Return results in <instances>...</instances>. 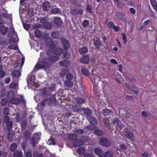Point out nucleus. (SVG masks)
<instances>
[{
    "mask_svg": "<svg viewBox=\"0 0 157 157\" xmlns=\"http://www.w3.org/2000/svg\"><path fill=\"white\" fill-rule=\"evenodd\" d=\"M99 143L101 145L105 147H108L111 145L110 141L105 138H101L99 140Z\"/></svg>",
    "mask_w": 157,
    "mask_h": 157,
    "instance_id": "obj_9",
    "label": "nucleus"
},
{
    "mask_svg": "<svg viewBox=\"0 0 157 157\" xmlns=\"http://www.w3.org/2000/svg\"><path fill=\"white\" fill-rule=\"evenodd\" d=\"M16 41V40L14 37H11L9 40V42L8 43V42L6 40H5V41H1V44L6 46L8 45L9 43H15Z\"/></svg>",
    "mask_w": 157,
    "mask_h": 157,
    "instance_id": "obj_15",
    "label": "nucleus"
},
{
    "mask_svg": "<svg viewBox=\"0 0 157 157\" xmlns=\"http://www.w3.org/2000/svg\"><path fill=\"white\" fill-rule=\"evenodd\" d=\"M60 33L58 31H55L51 33V36L53 38H56L59 37Z\"/></svg>",
    "mask_w": 157,
    "mask_h": 157,
    "instance_id": "obj_32",
    "label": "nucleus"
},
{
    "mask_svg": "<svg viewBox=\"0 0 157 157\" xmlns=\"http://www.w3.org/2000/svg\"><path fill=\"white\" fill-rule=\"evenodd\" d=\"M22 153L21 151L16 150L14 152L13 157H22Z\"/></svg>",
    "mask_w": 157,
    "mask_h": 157,
    "instance_id": "obj_33",
    "label": "nucleus"
},
{
    "mask_svg": "<svg viewBox=\"0 0 157 157\" xmlns=\"http://www.w3.org/2000/svg\"><path fill=\"white\" fill-rule=\"evenodd\" d=\"M62 51L63 50L61 48H57L53 51V54L59 56L61 54Z\"/></svg>",
    "mask_w": 157,
    "mask_h": 157,
    "instance_id": "obj_30",
    "label": "nucleus"
},
{
    "mask_svg": "<svg viewBox=\"0 0 157 157\" xmlns=\"http://www.w3.org/2000/svg\"><path fill=\"white\" fill-rule=\"evenodd\" d=\"M40 136L37 133H35L33 136V139L31 141L30 143L33 147H34L37 144V142L39 140Z\"/></svg>",
    "mask_w": 157,
    "mask_h": 157,
    "instance_id": "obj_6",
    "label": "nucleus"
},
{
    "mask_svg": "<svg viewBox=\"0 0 157 157\" xmlns=\"http://www.w3.org/2000/svg\"><path fill=\"white\" fill-rule=\"evenodd\" d=\"M14 30L13 28H11L10 29L9 31L8 32L7 35L9 37L12 36L14 34Z\"/></svg>",
    "mask_w": 157,
    "mask_h": 157,
    "instance_id": "obj_40",
    "label": "nucleus"
},
{
    "mask_svg": "<svg viewBox=\"0 0 157 157\" xmlns=\"http://www.w3.org/2000/svg\"><path fill=\"white\" fill-rule=\"evenodd\" d=\"M9 110L8 107H6L3 109V114L4 117V118L5 117H8L7 115L9 114Z\"/></svg>",
    "mask_w": 157,
    "mask_h": 157,
    "instance_id": "obj_34",
    "label": "nucleus"
},
{
    "mask_svg": "<svg viewBox=\"0 0 157 157\" xmlns=\"http://www.w3.org/2000/svg\"><path fill=\"white\" fill-rule=\"evenodd\" d=\"M15 95L14 92L13 90L10 91L8 93V96L9 101H10V99L13 98H14Z\"/></svg>",
    "mask_w": 157,
    "mask_h": 157,
    "instance_id": "obj_37",
    "label": "nucleus"
},
{
    "mask_svg": "<svg viewBox=\"0 0 157 157\" xmlns=\"http://www.w3.org/2000/svg\"><path fill=\"white\" fill-rule=\"evenodd\" d=\"M101 113L104 117L108 115H112L113 114L112 111L109 109H103L101 112Z\"/></svg>",
    "mask_w": 157,
    "mask_h": 157,
    "instance_id": "obj_18",
    "label": "nucleus"
},
{
    "mask_svg": "<svg viewBox=\"0 0 157 157\" xmlns=\"http://www.w3.org/2000/svg\"><path fill=\"white\" fill-rule=\"evenodd\" d=\"M117 17L118 18L123 21L126 22L127 17L121 12H118L117 13Z\"/></svg>",
    "mask_w": 157,
    "mask_h": 157,
    "instance_id": "obj_21",
    "label": "nucleus"
},
{
    "mask_svg": "<svg viewBox=\"0 0 157 157\" xmlns=\"http://www.w3.org/2000/svg\"><path fill=\"white\" fill-rule=\"evenodd\" d=\"M86 118L90 123L91 124L94 125H96L97 124L98 122L97 119L96 118L93 117L92 116H87Z\"/></svg>",
    "mask_w": 157,
    "mask_h": 157,
    "instance_id": "obj_11",
    "label": "nucleus"
},
{
    "mask_svg": "<svg viewBox=\"0 0 157 157\" xmlns=\"http://www.w3.org/2000/svg\"><path fill=\"white\" fill-rule=\"evenodd\" d=\"M27 78V82L28 84H32L33 82L34 81L35 78L33 72H31L29 74Z\"/></svg>",
    "mask_w": 157,
    "mask_h": 157,
    "instance_id": "obj_13",
    "label": "nucleus"
},
{
    "mask_svg": "<svg viewBox=\"0 0 157 157\" xmlns=\"http://www.w3.org/2000/svg\"><path fill=\"white\" fill-rule=\"evenodd\" d=\"M64 83L65 86L68 87H71L73 85V82L71 80H66Z\"/></svg>",
    "mask_w": 157,
    "mask_h": 157,
    "instance_id": "obj_31",
    "label": "nucleus"
},
{
    "mask_svg": "<svg viewBox=\"0 0 157 157\" xmlns=\"http://www.w3.org/2000/svg\"><path fill=\"white\" fill-rule=\"evenodd\" d=\"M17 147V144H12L10 147V150L11 151H14Z\"/></svg>",
    "mask_w": 157,
    "mask_h": 157,
    "instance_id": "obj_53",
    "label": "nucleus"
},
{
    "mask_svg": "<svg viewBox=\"0 0 157 157\" xmlns=\"http://www.w3.org/2000/svg\"><path fill=\"white\" fill-rule=\"evenodd\" d=\"M93 77L94 78V81L95 83L98 82L100 80L99 77L98 76H95L94 75L93 76Z\"/></svg>",
    "mask_w": 157,
    "mask_h": 157,
    "instance_id": "obj_58",
    "label": "nucleus"
},
{
    "mask_svg": "<svg viewBox=\"0 0 157 157\" xmlns=\"http://www.w3.org/2000/svg\"><path fill=\"white\" fill-rule=\"evenodd\" d=\"M33 157H44L43 155L41 154H38L37 153H35L33 155Z\"/></svg>",
    "mask_w": 157,
    "mask_h": 157,
    "instance_id": "obj_63",
    "label": "nucleus"
},
{
    "mask_svg": "<svg viewBox=\"0 0 157 157\" xmlns=\"http://www.w3.org/2000/svg\"><path fill=\"white\" fill-rule=\"evenodd\" d=\"M17 85V83L14 82H11L10 85V87L11 88H14Z\"/></svg>",
    "mask_w": 157,
    "mask_h": 157,
    "instance_id": "obj_61",
    "label": "nucleus"
},
{
    "mask_svg": "<svg viewBox=\"0 0 157 157\" xmlns=\"http://www.w3.org/2000/svg\"><path fill=\"white\" fill-rule=\"evenodd\" d=\"M25 154L26 157H32V154L30 152L26 151Z\"/></svg>",
    "mask_w": 157,
    "mask_h": 157,
    "instance_id": "obj_64",
    "label": "nucleus"
},
{
    "mask_svg": "<svg viewBox=\"0 0 157 157\" xmlns=\"http://www.w3.org/2000/svg\"><path fill=\"white\" fill-rule=\"evenodd\" d=\"M71 56V54L70 53L67 52H65L63 54V56L64 57L68 59V58H69Z\"/></svg>",
    "mask_w": 157,
    "mask_h": 157,
    "instance_id": "obj_62",
    "label": "nucleus"
},
{
    "mask_svg": "<svg viewBox=\"0 0 157 157\" xmlns=\"http://www.w3.org/2000/svg\"><path fill=\"white\" fill-rule=\"evenodd\" d=\"M68 138L71 140H74L77 138L76 134H70L68 136Z\"/></svg>",
    "mask_w": 157,
    "mask_h": 157,
    "instance_id": "obj_38",
    "label": "nucleus"
},
{
    "mask_svg": "<svg viewBox=\"0 0 157 157\" xmlns=\"http://www.w3.org/2000/svg\"><path fill=\"white\" fill-rule=\"evenodd\" d=\"M88 51L87 48L86 47L80 48L79 49V51L81 54H82L86 53L88 52Z\"/></svg>",
    "mask_w": 157,
    "mask_h": 157,
    "instance_id": "obj_36",
    "label": "nucleus"
},
{
    "mask_svg": "<svg viewBox=\"0 0 157 157\" xmlns=\"http://www.w3.org/2000/svg\"><path fill=\"white\" fill-rule=\"evenodd\" d=\"M53 48H49L47 51V54L49 56H53Z\"/></svg>",
    "mask_w": 157,
    "mask_h": 157,
    "instance_id": "obj_49",
    "label": "nucleus"
},
{
    "mask_svg": "<svg viewBox=\"0 0 157 157\" xmlns=\"http://www.w3.org/2000/svg\"><path fill=\"white\" fill-rule=\"evenodd\" d=\"M123 134L128 139L131 140L133 137V134L131 132L126 130H123Z\"/></svg>",
    "mask_w": 157,
    "mask_h": 157,
    "instance_id": "obj_12",
    "label": "nucleus"
},
{
    "mask_svg": "<svg viewBox=\"0 0 157 157\" xmlns=\"http://www.w3.org/2000/svg\"><path fill=\"white\" fill-rule=\"evenodd\" d=\"M14 136L15 132L11 131H8L7 137L10 141H11L14 140Z\"/></svg>",
    "mask_w": 157,
    "mask_h": 157,
    "instance_id": "obj_14",
    "label": "nucleus"
},
{
    "mask_svg": "<svg viewBox=\"0 0 157 157\" xmlns=\"http://www.w3.org/2000/svg\"><path fill=\"white\" fill-rule=\"evenodd\" d=\"M123 40L124 41V43L125 44L127 41V39L126 36V34L124 33H122L121 34Z\"/></svg>",
    "mask_w": 157,
    "mask_h": 157,
    "instance_id": "obj_59",
    "label": "nucleus"
},
{
    "mask_svg": "<svg viewBox=\"0 0 157 157\" xmlns=\"http://www.w3.org/2000/svg\"><path fill=\"white\" fill-rule=\"evenodd\" d=\"M59 64L61 66L67 67L70 65L71 62L69 60H64L60 61Z\"/></svg>",
    "mask_w": 157,
    "mask_h": 157,
    "instance_id": "obj_19",
    "label": "nucleus"
},
{
    "mask_svg": "<svg viewBox=\"0 0 157 157\" xmlns=\"http://www.w3.org/2000/svg\"><path fill=\"white\" fill-rule=\"evenodd\" d=\"M116 79L118 82H120L121 81L122 76L119 73H117L116 75Z\"/></svg>",
    "mask_w": 157,
    "mask_h": 157,
    "instance_id": "obj_52",
    "label": "nucleus"
},
{
    "mask_svg": "<svg viewBox=\"0 0 157 157\" xmlns=\"http://www.w3.org/2000/svg\"><path fill=\"white\" fill-rule=\"evenodd\" d=\"M35 34L36 37L37 38L41 37L42 35L40 31L39 30H36L35 31Z\"/></svg>",
    "mask_w": 157,
    "mask_h": 157,
    "instance_id": "obj_47",
    "label": "nucleus"
},
{
    "mask_svg": "<svg viewBox=\"0 0 157 157\" xmlns=\"http://www.w3.org/2000/svg\"><path fill=\"white\" fill-rule=\"evenodd\" d=\"M52 63L51 58H46L43 59L41 62H38L34 67V69L37 71L38 70L47 67Z\"/></svg>",
    "mask_w": 157,
    "mask_h": 157,
    "instance_id": "obj_1",
    "label": "nucleus"
},
{
    "mask_svg": "<svg viewBox=\"0 0 157 157\" xmlns=\"http://www.w3.org/2000/svg\"><path fill=\"white\" fill-rule=\"evenodd\" d=\"M8 28L5 27H3L0 29V32L3 35H5L6 34Z\"/></svg>",
    "mask_w": 157,
    "mask_h": 157,
    "instance_id": "obj_41",
    "label": "nucleus"
},
{
    "mask_svg": "<svg viewBox=\"0 0 157 157\" xmlns=\"http://www.w3.org/2000/svg\"><path fill=\"white\" fill-rule=\"evenodd\" d=\"M104 125L105 126H108V125L110 124L109 120L106 118H105L103 120Z\"/></svg>",
    "mask_w": 157,
    "mask_h": 157,
    "instance_id": "obj_54",
    "label": "nucleus"
},
{
    "mask_svg": "<svg viewBox=\"0 0 157 157\" xmlns=\"http://www.w3.org/2000/svg\"><path fill=\"white\" fill-rule=\"evenodd\" d=\"M51 12L52 13L58 14L61 12V10L56 6H52Z\"/></svg>",
    "mask_w": 157,
    "mask_h": 157,
    "instance_id": "obj_25",
    "label": "nucleus"
},
{
    "mask_svg": "<svg viewBox=\"0 0 157 157\" xmlns=\"http://www.w3.org/2000/svg\"><path fill=\"white\" fill-rule=\"evenodd\" d=\"M4 123L6 124V128L8 130V131H10L13 125V122L10 120L9 117H5L4 119Z\"/></svg>",
    "mask_w": 157,
    "mask_h": 157,
    "instance_id": "obj_5",
    "label": "nucleus"
},
{
    "mask_svg": "<svg viewBox=\"0 0 157 157\" xmlns=\"http://www.w3.org/2000/svg\"><path fill=\"white\" fill-rule=\"evenodd\" d=\"M7 104V99L6 98H3L1 101L2 105L3 106L6 105Z\"/></svg>",
    "mask_w": 157,
    "mask_h": 157,
    "instance_id": "obj_57",
    "label": "nucleus"
},
{
    "mask_svg": "<svg viewBox=\"0 0 157 157\" xmlns=\"http://www.w3.org/2000/svg\"><path fill=\"white\" fill-rule=\"evenodd\" d=\"M94 133L96 135L101 136L103 134V132L99 129H97L95 130L94 131Z\"/></svg>",
    "mask_w": 157,
    "mask_h": 157,
    "instance_id": "obj_43",
    "label": "nucleus"
},
{
    "mask_svg": "<svg viewBox=\"0 0 157 157\" xmlns=\"http://www.w3.org/2000/svg\"><path fill=\"white\" fill-rule=\"evenodd\" d=\"M82 110L84 112V113L87 115V116H91L90 115L92 113V111L88 108H83Z\"/></svg>",
    "mask_w": 157,
    "mask_h": 157,
    "instance_id": "obj_24",
    "label": "nucleus"
},
{
    "mask_svg": "<svg viewBox=\"0 0 157 157\" xmlns=\"http://www.w3.org/2000/svg\"><path fill=\"white\" fill-rule=\"evenodd\" d=\"M151 4L152 6L153 7L156 11H157V2L154 0H150Z\"/></svg>",
    "mask_w": 157,
    "mask_h": 157,
    "instance_id": "obj_39",
    "label": "nucleus"
},
{
    "mask_svg": "<svg viewBox=\"0 0 157 157\" xmlns=\"http://www.w3.org/2000/svg\"><path fill=\"white\" fill-rule=\"evenodd\" d=\"M8 48L9 49H13L15 50H17L18 49L17 46L14 44H12L8 46Z\"/></svg>",
    "mask_w": 157,
    "mask_h": 157,
    "instance_id": "obj_42",
    "label": "nucleus"
},
{
    "mask_svg": "<svg viewBox=\"0 0 157 157\" xmlns=\"http://www.w3.org/2000/svg\"><path fill=\"white\" fill-rule=\"evenodd\" d=\"M113 155V152L112 151H108L103 153L101 157H112Z\"/></svg>",
    "mask_w": 157,
    "mask_h": 157,
    "instance_id": "obj_28",
    "label": "nucleus"
},
{
    "mask_svg": "<svg viewBox=\"0 0 157 157\" xmlns=\"http://www.w3.org/2000/svg\"><path fill=\"white\" fill-rule=\"evenodd\" d=\"M77 101L78 103L79 104L83 103L85 102V101L83 99L80 98H78L77 99Z\"/></svg>",
    "mask_w": 157,
    "mask_h": 157,
    "instance_id": "obj_56",
    "label": "nucleus"
},
{
    "mask_svg": "<svg viewBox=\"0 0 157 157\" xmlns=\"http://www.w3.org/2000/svg\"><path fill=\"white\" fill-rule=\"evenodd\" d=\"M61 42L65 49H67L70 48V43L65 38H62L61 39Z\"/></svg>",
    "mask_w": 157,
    "mask_h": 157,
    "instance_id": "obj_16",
    "label": "nucleus"
},
{
    "mask_svg": "<svg viewBox=\"0 0 157 157\" xmlns=\"http://www.w3.org/2000/svg\"><path fill=\"white\" fill-rule=\"evenodd\" d=\"M20 99H19L17 98H13L10 99V101H9L10 102L11 104L18 105L20 103L21 101L24 103H25V101L24 99V98L22 95H20Z\"/></svg>",
    "mask_w": 157,
    "mask_h": 157,
    "instance_id": "obj_4",
    "label": "nucleus"
},
{
    "mask_svg": "<svg viewBox=\"0 0 157 157\" xmlns=\"http://www.w3.org/2000/svg\"><path fill=\"white\" fill-rule=\"evenodd\" d=\"M74 132L77 134H79L83 133L84 131L82 129L76 128L74 130Z\"/></svg>",
    "mask_w": 157,
    "mask_h": 157,
    "instance_id": "obj_44",
    "label": "nucleus"
},
{
    "mask_svg": "<svg viewBox=\"0 0 157 157\" xmlns=\"http://www.w3.org/2000/svg\"><path fill=\"white\" fill-rule=\"evenodd\" d=\"M52 6L50 3L48 1H45L42 3L43 10L45 11H48L51 9Z\"/></svg>",
    "mask_w": 157,
    "mask_h": 157,
    "instance_id": "obj_8",
    "label": "nucleus"
},
{
    "mask_svg": "<svg viewBox=\"0 0 157 157\" xmlns=\"http://www.w3.org/2000/svg\"><path fill=\"white\" fill-rule=\"evenodd\" d=\"M52 57H50L52 60V63H53V62L56 61L58 60L59 59V57L58 56H53V55L52 56Z\"/></svg>",
    "mask_w": 157,
    "mask_h": 157,
    "instance_id": "obj_55",
    "label": "nucleus"
},
{
    "mask_svg": "<svg viewBox=\"0 0 157 157\" xmlns=\"http://www.w3.org/2000/svg\"><path fill=\"white\" fill-rule=\"evenodd\" d=\"M77 151L80 154H82L85 152L84 148L82 147L78 148Z\"/></svg>",
    "mask_w": 157,
    "mask_h": 157,
    "instance_id": "obj_50",
    "label": "nucleus"
},
{
    "mask_svg": "<svg viewBox=\"0 0 157 157\" xmlns=\"http://www.w3.org/2000/svg\"><path fill=\"white\" fill-rule=\"evenodd\" d=\"M73 78V75L71 73H68L66 75V78L68 80H71Z\"/></svg>",
    "mask_w": 157,
    "mask_h": 157,
    "instance_id": "obj_46",
    "label": "nucleus"
},
{
    "mask_svg": "<svg viewBox=\"0 0 157 157\" xmlns=\"http://www.w3.org/2000/svg\"><path fill=\"white\" fill-rule=\"evenodd\" d=\"M125 87L126 88H127L129 90H131L133 93L136 94H139V92L136 89H134L132 86H129L128 84H126L125 85Z\"/></svg>",
    "mask_w": 157,
    "mask_h": 157,
    "instance_id": "obj_22",
    "label": "nucleus"
},
{
    "mask_svg": "<svg viewBox=\"0 0 157 157\" xmlns=\"http://www.w3.org/2000/svg\"><path fill=\"white\" fill-rule=\"evenodd\" d=\"M12 75L13 77H17L21 76V73L18 71H15L12 73Z\"/></svg>",
    "mask_w": 157,
    "mask_h": 157,
    "instance_id": "obj_35",
    "label": "nucleus"
},
{
    "mask_svg": "<svg viewBox=\"0 0 157 157\" xmlns=\"http://www.w3.org/2000/svg\"><path fill=\"white\" fill-rule=\"evenodd\" d=\"M46 45L49 48H54L55 47L52 39L51 38H48L45 40Z\"/></svg>",
    "mask_w": 157,
    "mask_h": 157,
    "instance_id": "obj_7",
    "label": "nucleus"
},
{
    "mask_svg": "<svg viewBox=\"0 0 157 157\" xmlns=\"http://www.w3.org/2000/svg\"><path fill=\"white\" fill-rule=\"evenodd\" d=\"M84 28L87 27L89 24V22L88 20H85L83 21L82 23Z\"/></svg>",
    "mask_w": 157,
    "mask_h": 157,
    "instance_id": "obj_51",
    "label": "nucleus"
},
{
    "mask_svg": "<svg viewBox=\"0 0 157 157\" xmlns=\"http://www.w3.org/2000/svg\"><path fill=\"white\" fill-rule=\"evenodd\" d=\"M48 18L47 17L42 18L40 21V22L43 24L44 28L47 29H50L52 28V25L49 23Z\"/></svg>",
    "mask_w": 157,
    "mask_h": 157,
    "instance_id": "obj_3",
    "label": "nucleus"
},
{
    "mask_svg": "<svg viewBox=\"0 0 157 157\" xmlns=\"http://www.w3.org/2000/svg\"><path fill=\"white\" fill-rule=\"evenodd\" d=\"M68 71L67 69L65 68L63 69L61 72V75L62 77H64Z\"/></svg>",
    "mask_w": 157,
    "mask_h": 157,
    "instance_id": "obj_48",
    "label": "nucleus"
},
{
    "mask_svg": "<svg viewBox=\"0 0 157 157\" xmlns=\"http://www.w3.org/2000/svg\"><path fill=\"white\" fill-rule=\"evenodd\" d=\"M56 99L54 95H51L50 98H48L43 100L40 104H39L41 107H44L45 105L49 104L51 105H53L56 102Z\"/></svg>",
    "mask_w": 157,
    "mask_h": 157,
    "instance_id": "obj_2",
    "label": "nucleus"
},
{
    "mask_svg": "<svg viewBox=\"0 0 157 157\" xmlns=\"http://www.w3.org/2000/svg\"><path fill=\"white\" fill-rule=\"evenodd\" d=\"M107 25L108 27L112 29L115 31L117 32L119 30L118 27L117 26H115L113 22H108Z\"/></svg>",
    "mask_w": 157,
    "mask_h": 157,
    "instance_id": "obj_20",
    "label": "nucleus"
},
{
    "mask_svg": "<svg viewBox=\"0 0 157 157\" xmlns=\"http://www.w3.org/2000/svg\"><path fill=\"white\" fill-rule=\"evenodd\" d=\"M54 23L57 26L60 27L62 24V21L59 17H55L54 19Z\"/></svg>",
    "mask_w": 157,
    "mask_h": 157,
    "instance_id": "obj_17",
    "label": "nucleus"
},
{
    "mask_svg": "<svg viewBox=\"0 0 157 157\" xmlns=\"http://www.w3.org/2000/svg\"><path fill=\"white\" fill-rule=\"evenodd\" d=\"M92 7L91 5H89L87 6V10L90 13H92Z\"/></svg>",
    "mask_w": 157,
    "mask_h": 157,
    "instance_id": "obj_60",
    "label": "nucleus"
},
{
    "mask_svg": "<svg viewBox=\"0 0 157 157\" xmlns=\"http://www.w3.org/2000/svg\"><path fill=\"white\" fill-rule=\"evenodd\" d=\"M82 72L83 74L86 76H88L89 75V73L87 70L85 68H83L82 69Z\"/></svg>",
    "mask_w": 157,
    "mask_h": 157,
    "instance_id": "obj_45",
    "label": "nucleus"
},
{
    "mask_svg": "<svg viewBox=\"0 0 157 157\" xmlns=\"http://www.w3.org/2000/svg\"><path fill=\"white\" fill-rule=\"evenodd\" d=\"M80 62L84 64H87L89 61V57L88 56H84L80 59Z\"/></svg>",
    "mask_w": 157,
    "mask_h": 157,
    "instance_id": "obj_26",
    "label": "nucleus"
},
{
    "mask_svg": "<svg viewBox=\"0 0 157 157\" xmlns=\"http://www.w3.org/2000/svg\"><path fill=\"white\" fill-rule=\"evenodd\" d=\"M73 144L75 147H78L83 145V142L81 140H77L74 142Z\"/></svg>",
    "mask_w": 157,
    "mask_h": 157,
    "instance_id": "obj_27",
    "label": "nucleus"
},
{
    "mask_svg": "<svg viewBox=\"0 0 157 157\" xmlns=\"http://www.w3.org/2000/svg\"><path fill=\"white\" fill-rule=\"evenodd\" d=\"M94 44L96 48L99 49L101 46H102L101 41L99 39L95 40L94 42Z\"/></svg>",
    "mask_w": 157,
    "mask_h": 157,
    "instance_id": "obj_23",
    "label": "nucleus"
},
{
    "mask_svg": "<svg viewBox=\"0 0 157 157\" xmlns=\"http://www.w3.org/2000/svg\"><path fill=\"white\" fill-rule=\"evenodd\" d=\"M113 123L114 124L116 123L117 127L121 130L122 129L124 126V125L122 124L119 119L117 118L113 121Z\"/></svg>",
    "mask_w": 157,
    "mask_h": 157,
    "instance_id": "obj_10",
    "label": "nucleus"
},
{
    "mask_svg": "<svg viewBox=\"0 0 157 157\" xmlns=\"http://www.w3.org/2000/svg\"><path fill=\"white\" fill-rule=\"evenodd\" d=\"M95 153L100 157H101L103 154L102 150L98 148H96L95 149Z\"/></svg>",
    "mask_w": 157,
    "mask_h": 157,
    "instance_id": "obj_29",
    "label": "nucleus"
}]
</instances>
